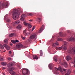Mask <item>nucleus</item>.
<instances>
[{
	"label": "nucleus",
	"mask_w": 75,
	"mask_h": 75,
	"mask_svg": "<svg viewBox=\"0 0 75 75\" xmlns=\"http://www.w3.org/2000/svg\"><path fill=\"white\" fill-rule=\"evenodd\" d=\"M12 14V17L14 20H17L20 16V14L22 13V11L21 9L18 10L17 9H14L12 11H10L9 14Z\"/></svg>",
	"instance_id": "obj_1"
},
{
	"label": "nucleus",
	"mask_w": 75,
	"mask_h": 75,
	"mask_svg": "<svg viewBox=\"0 0 75 75\" xmlns=\"http://www.w3.org/2000/svg\"><path fill=\"white\" fill-rule=\"evenodd\" d=\"M36 37H37L36 34L35 33H33L30 37L28 41L29 42H30L31 41V40H36V38H37Z\"/></svg>",
	"instance_id": "obj_2"
},
{
	"label": "nucleus",
	"mask_w": 75,
	"mask_h": 75,
	"mask_svg": "<svg viewBox=\"0 0 75 75\" xmlns=\"http://www.w3.org/2000/svg\"><path fill=\"white\" fill-rule=\"evenodd\" d=\"M14 69H15L14 68L12 67V68H11L9 69V70L10 71V74L12 75H15V74H16V73L13 71V70H14Z\"/></svg>",
	"instance_id": "obj_3"
},
{
	"label": "nucleus",
	"mask_w": 75,
	"mask_h": 75,
	"mask_svg": "<svg viewBox=\"0 0 75 75\" xmlns=\"http://www.w3.org/2000/svg\"><path fill=\"white\" fill-rule=\"evenodd\" d=\"M29 72V71L27 69H24L23 70L22 74L23 75H28Z\"/></svg>",
	"instance_id": "obj_4"
},
{
	"label": "nucleus",
	"mask_w": 75,
	"mask_h": 75,
	"mask_svg": "<svg viewBox=\"0 0 75 75\" xmlns=\"http://www.w3.org/2000/svg\"><path fill=\"white\" fill-rule=\"evenodd\" d=\"M15 64H16L15 62H12L10 63L9 64L7 65V67H8V68H11V67H13V66H14Z\"/></svg>",
	"instance_id": "obj_5"
},
{
	"label": "nucleus",
	"mask_w": 75,
	"mask_h": 75,
	"mask_svg": "<svg viewBox=\"0 0 75 75\" xmlns=\"http://www.w3.org/2000/svg\"><path fill=\"white\" fill-rule=\"evenodd\" d=\"M72 51L71 50H68V53L72 54L73 52L75 54V47H73L72 49Z\"/></svg>",
	"instance_id": "obj_6"
},
{
	"label": "nucleus",
	"mask_w": 75,
	"mask_h": 75,
	"mask_svg": "<svg viewBox=\"0 0 75 75\" xmlns=\"http://www.w3.org/2000/svg\"><path fill=\"white\" fill-rule=\"evenodd\" d=\"M55 70L57 71H59L61 72H63V71H62V70L61 66L59 67L58 68H55Z\"/></svg>",
	"instance_id": "obj_7"
},
{
	"label": "nucleus",
	"mask_w": 75,
	"mask_h": 75,
	"mask_svg": "<svg viewBox=\"0 0 75 75\" xmlns=\"http://www.w3.org/2000/svg\"><path fill=\"white\" fill-rule=\"evenodd\" d=\"M16 46L17 48L19 49V48H21L23 47V45L21 43H19L16 45Z\"/></svg>",
	"instance_id": "obj_8"
},
{
	"label": "nucleus",
	"mask_w": 75,
	"mask_h": 75,
	"mask_svg": "<svg viewBox=\"0 0 75 75\" xmlns=\"http://www.w3.org/2000/svg\"><path fill=\"white\" fill-rule=\"evenodd\" d=\"M75 38H74V37H71L68 40L69 41H74L75 40V34L74 35Z\"/></svg>",
	"instance_id": "obj_9"
},
{
	"label": "nucleus",
	"mask_w": 75,
	"mask_h": 75,
	"mask_svg": "<svg viewBox=\"0 0 75 75\" xmlns=\"http://www.w3.org/2000/svg\"><path fill=\"white\" fill-rule=\"evenodd\" d=\"M8 3H6L5 4H4V3H3L2 4V7L5 8H7V7H8Z\"/></svg>",
	"instance_id": "obj_10"
},
{
	"label": "nucleus",
	"mask_w": 75,
	"mask_h": 75,
	"mask_svg": "<svg viewBox=\"0 0 75 75\" xmlns=\"http://www.w3.org/2000/svg\"><path fill=\"white\" fill-rule=\"evenodd\" d=\"M6 48L7 50H9L10 49V47L9 46L6 44H4L3 45Z\"/></svg>",
	"instance_id": "obj_11"
},
{
	"label": "nucleus",
	"mask_w": 75,
	"mask_h": 75,
	"mask_svg": "<svg viewBox=\"0 0 75 75\" xmlns=\"http://www.w3.org/2000/svg\"><path fill=\"white\" fill-rule=\"evenodd\" d=\"M67 73L65 75H69L71 74V70L70 69L67 70Z\"/></svg>",
	"instance_id": "obj_12"
},
{
	"label": "nucleus",
	"mask_w": 75,
	"mask_h": 75,
	"mask_svg": "<svg viewBox=\"0 0 75 75\" xmlns=\"http://www.w3.org/2000/svg\"><path fill=\"white\" fill-rule=\"evenodd\" d=\"M36 21H37V22L40 23V22L41 21V18H38L36 19Z\"/></svg>",
	"instance_id": "obj_13"
},
{
	"label": "nucleus",
	"mask_w": 75,
	"mask_h": 75,
	"mask_svg": "<svg viewBox=\"0 0 75 75\" xmlns=\"http://www.w3.org/2000/svg\"><path fill=\"white\" fill-rule=\"evenodd\" d=\"M11 42H12V43H13V44H16V42H19V41L17 40H11Z\"/></svg>",
	"instance_id": "obj_14"
},
{
	"label": "nucleus",
	"mask_w": 75,
	"mask_h": 75,
	"mask_svg": "<svg viewBox=\"0 0 75 75\" xmlns=\"http://www.w3.org/2000/svg\"><path fill=\"white\" fill-rule=\"evenodd\" d=\"M58 45H59V43L58 42L55 43L53 44L52 47H56Z\"/></svg>",
	"instance_id": "obj_15"
},
{
	"label": "nucleus",
	"mask_w": 75,
	"mask_h": 75,
	"mask_svg": "<svg viewBox=\"0 0 75 75\" xmlns=\"http://www.w3.org/2000/svg\"><path fill=\"white\" fill-rule=\"evenodd\" d=\"M66 59L67 61H69V60H70L71 59V57L70 56H67L66 57Z\"/></svg>",
	"instance_id": "obj_16"
},
{
	"label": "nucleus",
	"mask_w": 75,
	"mask_h": 75,
	"mask_svg": "<svg viewBox=\"0 0 75 75\" xmlns=\"http://www.w3.org/2000/svg\"><path fill=\"white\" fill-rule=\"evenodd\" d=\"M49 69H50L51 70L52 69V65L51 64V63H50L49 65Z\"/></svg>",
	"instance_id": "obj_17"
},
{
	"label": "nucleus",
	"mask_w": 75,
	"mask_h": 75,
	"mask_svg": "<svg viewBox=\"0 0 75 75\" xmlns=\"http://www.w3.org/2000/svg\"><path fill=\"white\" fill-rule=\"evenodd\" d=\"M20 21L19 20H18L16 21L14 23V24H20Z\"/></svg>",
	"instance_id": "obj_18"
},
{
	"label": "nucleus",
	"mask_w": 75,
	"mask_h": 75,
	"mask_svg": "<svg viewBox=\"0 0 75 75\" xmlns=\"http://www.w3.org/2000/svg\"><path fill=\"white\" fill-rule=\"evenodd\" d=\"M64 65L65 68H67L68 67V64H67L66 62H64Z\"/></svg>",
	"instance_id": "obj_19"
},
{
	"label": "nucleus",
	"mask_w": 75,
	"mask_h": 75,
	"mask_svg": "<svg viewBox=\"0 0 75 75\" xmlns=\"http://www.w3.org/2000/svg\"><path fill=\"white\" fill-rule=\"evenodd\" d=\"M68 43L66 42H64V44L63 45V46H66V47H67L68 46Z\"/></svg>",
	"instance_id": "obj_20"
},
{
	"label": "nucleus",
	"mask_w": 75,
	"mask_h": 75,
	"mask_svg": "<svg viewBox=\"0 0 75 75\" xmlns=\"http://www.w3.org/2000/svg\"><path fill=\"white\" fill-rule=\"evenodd\" d=\"M17 29H21L22 28V26L21 25H19L17 26Z\"/></svg>",
	"instance_id": "obj_21"
},
{
	"label": "nucleus",
	"mask_w": 75,
	"mask_h": 75,
	"mask_svg": "<svg viewBox=\"0 0 75 75\" xmlns=\"http://www.w3.org/2000/svg\"><path fill=\"white\" fill-rule=\"evenodd\" d=\"M0 48L2 50L4 49V46H3V45L0 44Z\"/></svg>",
	"instance_id": "obj_22"
},
{
	"label": "nucleus",
	"mask_w": 75,
	"mask_h": 75,
	"mask_svg": "<svg viewBox=\"0 0 75 75\" xmlns=\"http://www.w3.org/2000/svg\"><path fill=\"white\" fill-rule=\"evenodd\" d=\"M33 59H38V57L37 56H33Z\"/></svg>",
	"instance_id": "obj_23"
},
{
	"label": "nucleus",
	"mask_w": 75,
	"mask_h": 75,
	"mask_svg": "<svg viewBox=\"0 0 75 75\" xmlns=\"http://www.w3.org/2000/svg\"><path fill=\"white\" fill-rule=\"evenodd\" d=\"M42 31H43V29H42V27L39 30L38 33H40L42 32Z\"/></svg>",
	"instance_id": "obj_24"
},
{
	"label": "nucleus",
	"mask_w": 75,
	"mask_h": 75,
	"mask_svg": "<svg viewBox=\"0 0 75 75\" xmlns=\"http://www.w3.org/2000/svg\"><path fill=\"white\" fill-rule=\"evenodd\" d=\"M63 50H67V47H66V46H63Z\"/></svg>",
	"instance_id": "obj_25"
},
{
	"label": "nucleus",
	"mask_w": 75,
	"mask_h": 75,
	"mask_svg": "<svg viewBox=\"0 0 75 75\" xmlns=\"http://www.w3.org/2000/svg\"><path fill=\"white\" fill-rule=\"evenodd\" d=\"M2 65H6L7 64V63L5 62H3L1 63Z\"/></svg>",
	"instance_id": "obj_26"
},
{
	"label": "nucleus",
	"mask_w": 75,
	"mask_h": 75,
	"mask_svg": "<svg viewBox=\"0 0 75 75\" xmlns=\"http://www.w3.org/2000/svg\"><path fill=\"white\" fill-rule=\"evenodd\" d=\"M27 16L25 14H23L21 16V18H24V17H26Z\"/></svg>",
	"instance_id": "obj_27"
},
{
	"label": "nucleus",
	"mask_w": 75,
	"mask_h": 75,
	"mask_svg": "<svg viewBox=\"0 0 75 75\" xmlns=\"http://www.w3.org/2000/svg\"><path fill=\"white\" fill-rule=\"evenodd\" d=\"M23 24L25 26H27L28 25H29V23H27L26 22H24Z\"/></svg>",
	"instance_id": "obj_28"
},
{
	"label": "nucleus",
	"mask_w": 75,
	"mask_h": 75,
	"mask_svg": "<svg viewBox=\"0 0 75 75\" xmlns=\"http://www.w3.org/2000/svg\"><path fill=\"white\" fill-rule=\"evenodd\" d=\"M14 35V33H12L9 35V37H11Z\"/></svg>",
	"instance_id": "obj_29"
},
{
	"label": "nucleus",
	"mask_w": 75,
	"mask_h": 75,
	"mask_svg": "<svg viewBox=\"0 0 75 75\" xmlns=\"http://www.w3.org/2000/svg\"><path fill=\"white\" fill-rule=\"evenodd\" d=\"M4 42L6 44H8V40L7 39H5L4 40Z\"/></svg>",
	"instance_id": "obj_30"
},
{
	"label": "nucleus",
	"mask_w": 75,
	"mask_h": 75,
	"mask_svg": "<svg viewBox=\"0 0 75 75\" xmlns=\"http://www.w3.org/2000/svg\"><path fill=\"white\" fill-rule=\"evenodd\" d=\"M40 56H42V55H43L42 51L41 50L40 51Z\"/></svg>",
	"instance_id": "obj_31"
},
{
	"label": "nucleus",
	"mask_w": 75,
	"mask_h": 75,
	"mask_svg": "<svg viewBox=\"0 0 75 75\" xmlns=\"http://www.w3.org/2000/svg\"><path fill=\"white\" fill-rule=\"evenodd\" d=\"M20 20L22 21H25V19L24 18H21L20 19Z\"/></svg>",
	"instance_id": "obj_32"
},
{
	"label": "nucleus",
	"mask_w": 75,
	"mask_h": 75,
	"mask_svg": "<svg viewBox=\"0 0 75 75\" xmlns=\"http://www.w3.org/2000/svg\"><path fill=\"white\" fill-rule=\"evenodd\" d=\"M57 40L58 41H62L63 40L62 38H57Z\"/></svg>",
	"instance_id": "obj_33"
},
{
	"label": "nucleus",
	"mask_w": 75,
	"mask_h": 75,
	"mask_svg": "<svg viewBox=\"0 0 75 75\" xmlns=\"http://www.w3.org/2000/svg\"><path fill=\"white\" fill-rule=\"evenodd\" d=\"M27 32V30L26 29H25V30L23 31V34L25 35H26V32Z\"/></svg>",
	"instance_id": "obj_34"
},
{
	"label": "nucleus",
	"mask_w": 75,
	"mask_h": 75,
	"mask_svg": "<svg viewBox=\"0 0 75 75\" xmlns=\"http://www.w3.org/2000/svg\"><path fill=\"white\" fill-rule=\"evenodd\" d=\"M59 34L60 35V36H63V34H62V32H60L59 33Z\"/></svg>",
	"instance_id": "obj_35"
},
{
	"label": "nucleus",
	"mask_w": 75,
	"mask_h": 75,
	"mask_svg": "<svg viewBox=\"0 0 75 75\" xmlns=\"http://www.w3.org/2000/svg\"><path fill=\"white\" fill-rule=\"evenodd\" d=\"M54 59L55 61H57V58L56 57H54Z\"/></svg>",
	"instance_id": "obj_36"
},
{
	"label": "nucleus",
	"mask_w": 75,
	"mask_h": 75,
	"mask_svg": "<svg viewBox=\"0 0 75 75\" xmlns=\"http://www.w3.org/2000/svg\"><path fill=\"white\" fill-rule=\"evenodd\" d=\"M28 25V28H31V27H32V26L31 25V24H29Z\"/></svg>",
	"instance_id": "obj_37"
},
{
	"label": "nucleus",
	"mask_w": 75,
	"mask_h": 75,
	"mask_svg": "<svg viewBox=\"0 0 75 75\" xmlns=\"http://www.w3.org/2000/svg\"><path fill=\"white\" fill-rule=\"evenodd\" d=\"M7 22L8 23H10L11 22V20L10 19H8L7 20Z\"/></svg>",
	"instance_id": "obj_38"
},
{
	"label": "nucleus",
	"mask_w": 75,
	"mask_h": 75,
	"mask_svg": "<svg viewBox=\"0 0 75 75\" xmlns=\"http://www.w3.org/2000/svg\"><path fill=\"white\" fill-rule=\"evenodd\" d=\"M0 61H3L4 60V59L3 57H0Z\"/></svg>",
	"instance_id": "obj_39"
},
{
	"label": "nucleus",
	"mask_w": 75,
	"mask_h": 75,
	"mask_svg": "<svg viewBox=\"0 0 75 75\" xmlns=\"http://www.w3.org/2000/svg\"><path fill=\"white\" fill-rule=\"evenodd\" d=\"M21 38L23 40H25L26 38L25 37H24L23 36H21Z\"/></svg>",
	"instance_id": "obj_40"
},
{
	"label": "nucleus",
	"mask_w": 75,
	"mask_h": 75,
	"mask_svg": "<svg viewBox=\"0 0 75 75\" xmlns=\"http://www.w3.org/2000/svg\"><path fill=\"white\" fill-rule=\"evenodd\" d=\"M7 25L8 27L10 28V27H11V26H10V25H9V24H7Z\"/></svg>",
	"instance_id": "obj_41"
},
{
	"label": "nucleus",
	"mask_w": 75,
	"mask_h": 75,
	"mask_svg": "<svg viewBox=\"0 0 75 75\" xmlns=\"http://www.w3.org/2000/svg\"><path fill=\"white\" fill-rule=\"evenodd\" d=\"M35 26H33L32 29V31H33L35 29Z\"/></svg>",
	"instance_id": "obj_42"
},
{
	"label": "nucleus",
	"mask_w": 75,
	"mask_h": 75,
	"mask_svg": "<svg viewBox=\"0 0 75 75\" xmlns=\"http://www.w3.org/2000/svg\"><path fill=\"white\" fill-rule=\"evenodd\" d=\"M28 16H33V14L31 13H28Z\"/></svg>",
	"instance_id": "obj_43"
},
{
	"label": "nucleus",
	"mask_w": 75,
	"mask_h": 75,
	"mask_svg": "<svg viewBox=\"0 0 75 75\" xmlns=\"http://www.w3.org/2000/svg\"><path fill=\"white\" fill-rule=\"evenodd\" d=\"M62 46L59 47H58L59 50H61V49H62Z\"/></svg>",
	"instance_id": "obj_44"
},
{
	"label": "nucleus",
	"mask_w": 75,
	"mask_h": 75,
	"mask_svg": "<svg viewBox=\"0 0 75 75\" xmlns=\"http://www.w3.org/2000/svg\"><path fill=\"white\" fill-rule=\"evenodd\" d=\"M8 60H9V61H11V58H8Z\"/></svg>",
	"instance_id": "obj_45"
},
{
	"label": "nucleus",
	"mask_w": 75,
	"mask_h": 75,
	"mask_svg": "<svg viewBox=\"0 0 75 75\" xmlns=\"http://www.w3.org/2000/svg\"><path fill=\"white\" fill-rule=\"evenodd\" d=\"M54 74L55 75H58V73L57 72H55Z\"/></svg>",
	"instance_id": "obj_46"
},
{
	"label": "nucleus",
	"mask_w": 75,
	"mask_h": 75,
	"mask_svg": "<svg viewBox=\"0 0 75 75\" xmlns=\"http://www.w3.org/2000/svg\"><path fill=\"white\" fill-rule=\"evenodd\" d=\"M1 8V3H0V8Z\"/></svg>",
	"instance_id": "obj_47"
},
{
	"label": "nucleus",
	"mask_w": 75,
	"mask_h": 75,
	"mask_svg": "<svg viewBox=\"0 0 75 75\" xmlns=\"http://www.w3.org/2000/svg\"><path fill=\"white\" fill-rule=\"evenodd\" d=\"M11 24L12 25H14V22H13L11 23Z\"/></svg>",
	"instance_id": "obj_48"
},
{
	"label": "nucleus",
	"mask_w": 75,
	"mask_h": 75,
	"mask_svg": "<svg viewBox=\"0 0 75 75\" xmlns=\"http://www.w3.org/2000/svg\"><path fill=\"white\" fill-rule=\"evenodd\" d=\"M62 69L64 71H66V69H64V68H63Z\"/></svg>",
	"instance_id": "obj_49"
},
{
	"label": "nucleus",
	"mask_w": 75,
	"mask_h": 75,
	"mask_svg": "<svg viewBox=\"0 0 75 75\" xmlns=\"http://www.w3.org/2000/svg\"><path fill=\"white\" fill-rule=\"evenodd\" d=\"M67 32L68 33H70V30H68L67 31Z\"/></svg>",
	"instance_id": "obj_50"
},
{
	"label": "nucleus",
	"mask_w": 75,
	"mask_h": 75,
	"mask_svg": "<svg viewBox=\"0 0 75 75\" xmlns=\"http://www.w3.org/2000/svg\"><path fill=\"white\" fill-rule=\"evenodd\" d=\"M26 35H29V33H26Z\"/></svg>",
	"instance_id": "obj_51"
},
{
	"label": "nucleus",
	"mask_w": 75,
	"mask_h": 75,
	"mask_svg": "<svg viewBox=\"0 0 75 75\" xmlns=\"http://www.w3.org/2000/svg\"><path fill=\"white\" fill-rule=\"evenodd\" d=\"M9 53L10 54H11V51H10Z\"/></svg>",
	"instance_id": "obj_52"
},
{
	"label": "nucleus",
	"mask_w": 75,
	"mask_h": 75,
	"mask_svg": "<svg viewBox=\"0 0 75 75\" xmlns=\"http://www.w3.org/2000/svg\"><path fill=\"white\" fill-rule=\"evenodd\" d=\"M56 50H59L58 47H56Z\"/></svg>",
	"instance_id": "obj_53"
},
{
	"label": "nucleus",
	"mask_w": 75,
	"mask_h": 75,
	"mask_svg": "<svg viewBox=\"0 0 75 75\" xmlns=\"http://www.w3.org/2000/svg\"><path fill=\"white\" fill-rule=\"evenodd\" d=\"M6 69V68H5V67H3V70L4 69Z\"/></svg>",
	"instance_id": "obj_54"
},
{
	"label": "nucleus",
	"mask_w": 75,
	"mask_h": 75,
	"mask_svg": "<svg viewBox=\"0 0 75 75\" xmlns=\"http://www.w3.org/2000/svg\"><path fill=\"white\" fill-rule=\"evenodd\" d=\"M10 45L12 46V45H13V44H10Z\"/></svg>",
	"instance_id": "obj_55"
},
{
	"label": "nucleus",
	"mask_w": 75,
	"mask_h": 75,
	"mask_svg": "<svg viewBox=\"0 0 75 75\" xmlns=\"http://www.w3.org/2000/svg\"><path fill=\"white\" fill-rule=\"evenodd\" d=\"M3 75H5V74H4V73H3Z\"/></svg>",
	"instance_id": "obj_56"
},
{
	"label": "nucleus",
	"mask_w": 75,
	"mask_h": 75,
	"mask_svg": "<svg viewBox=\"0 0 75 75\" xmlns=\"http://www.w3.org/2000/svg\"><path fill=\"white\" fill-rule=\"evenodd\" d=\"M29 21H32V20H30Z\"/></svg>",
	"instance_id": "obj_57"
},
{
	"label": "nucleus",
	"mask_w": 75,
	"mask_h": 75,
	"mask_svg": "<svg viewBox=\"0 0 75 75\" xmlns=\"http://www.w3.org/2000/svg\"><path fill=\"white\" fill-rule=\"evenodd\" d=\"M5 51H3V52H5Z\"/></svg>",
	"instance_id": "obj_58"
},
{
	"label": "nucleus",
	"mask_w": 75,
	"mask_h": 75,
	"mask_svg": "<svg viewBox=\"0 0 75 75\" xmlns=\"http://www.w3.org/2000/svg\"><path fill=\"white\" fill-rule=\"evenodd\" d=\"M74 72H75V70L74 71Z\"/></svg>",
	"instance_id": "obj_59"
},
{
	"label": "nucleus",
	"mask_w": 75,
	"mask_h": 75,
	"mask_svg": "<svg viewBox=\"0 0 75 75\" xmlns=\"http://www.w3.org/2000/svg\"><path fill=\"white\" fill-rule=\"evenodd\" d=\"M53 37H54L53 36H52V38H53Z\"/></svg>",
	"instance_id": "obj_60"
},
{
	"label": "nucleus",
	"mask_w": 75,
	"mask_h": 75,
	"mask_svg": "<svg viewBox=\"0 0 75 75\" xmlns=\"http://www.w3.org/2000/svg\"><path fill=\"white\" fill-rule=\"evenodd\" d=\"M73 64H74V63L73 62Z\"/></svg>",
	"instance_id": "obj_61"
},
{
	"label": "nucleus",
	"mask_w": 75,
	"mask_h": 75,
	"mask_svg": "<svg viewBox=\"0 0 75 75\" xmlns=\"http://www.w3.org/2000/svg\"><path fill=\"white\" fill-rule=\"evenodd\" d=\"M6 16H5V17H6Z\"/></svg>",
	"instance_id": "obj_62"
},
{
	"label": "nucleus",
	"mask_w": 75,
	"mask_h": 75,
	"mask_svg": "<svg viewBox=\"0 0 75 75\" xmlns=\"http://www.w3.org/2000/svg\"><path fill=\"white\" fill-rule=\"evenodd\" d=\"M65 36H64V37Z\"/></svg>",
	"instance_id": "obj_63"
}]
</instances>
